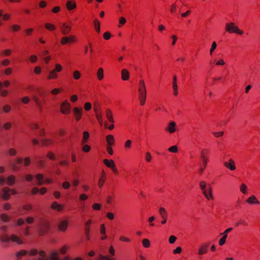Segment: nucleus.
Returning a JSON list of instances; mask_svg holds the SVG:
<instances>
[{
    "label": "nucleus",
    "mask_w": 260,
    "mask_h": 260,
    "mask_svg": "<svg viewBox=\"0 0 260 260\" xmlns=\"http://www.w3.org/2000/svg\"><path fill=\"white\" fill-rule=\"evenodd\" d=\"M225 30L229 32H235L239 35H242L244 33L243 31L239 29L238 27L236 26L233 22L226 24Z\"/></svg>",
    "instance_id": "nucleus-1"
},
{
    "label": "nucleus",
    "mask_w": 260,
    "mask_h": 260,
    "mask_svg": "<svg viewBox=\"0 0 260 260\" xmlns=\"http://www.w3.org/2000/svg\"><path fill=\"white\" fill-rule=\"evenodd\" d=\"M60 108L61 112L62 114H68L70 113V105L67 101H65L61 103Z\"/></svg>",
    "instance_id": "nucleus-2"
},
{
    "label": "nucleus",
    "mask_w": 260,
    "mask_h": 260,
    "mask_svg": "<svg viewBox=\"0 0 260 260\" xmlns=\"http://www.w3.org/2000/svg\"><path fill=\"white\" fill-rule=\"evenodd\" d=\"M139 95L147 94L145 84L143 80H140L138 84Z\"/></svg>",
    "instance_id": "nucleus-3"
},
{
    "label": "nucleus",
    "mask_w": 260,
    "mask_h": 260,
    "mask_svg": "<svg viewBox=\"0 0 260 260\" xmlns=\"http://www.w3.org/2000/svg\"><path fill=\"white\" fill-rule=\"evenodd\" d=\"M159 213L162 219L161 221V224H164L167 222L168 213L166 209L163 207H160L159 209Z\"/></svg>",
    "instance_id": "nucleus-4"
},
{
    "label": "nucleus",
    "mask_w": 260,
    "mask_h": 260,
    "mask_svg": "<svg viewBox=\"0 0 260 260\" xmlns=\"http://www.w3.org/2000/svg\"><path fill=\"white\" fill-rule=\"evenodd\" d=\"M208 249V244L207 243L202 244L199 247L198 254L199 255L206 253Z\"/></svg>",
    "instance_id": "nucleus-5"
},
{
    "label": "nucleus",
    "mask_w": 260,
    "mask_h": 260,
    "mask_svg": "<svg viewBox=\"0 0 260 260\" xmlns=\"http://www.w3.org/2000/svg\"><path fill=\"white\" fill-rule=\"evenodd\" d=\"M74 114L75 115V119L77 121H79L81 118L82 114V108L75 107L73 109Z\"/></svg>",
    "instance_id": "nucleus-6"
},
{
    "label": "nucleus",
    "mask_w": 260,
    "mask_h": 260,
    "mask_svg": "<svg viewBox=\"0 0 260 260\" xmlns=\"http://www.w3.org/2000/svg\"><path fill=\"white\" fill-rule=\"evenodd\" d=\"M207 185V183L204 181H202L200 182V187L202 191L203 194L207 199L209 200V198H208V194L206 190Z\"/></svg>",
    "instance_id": "nucleus-7"
},
{
    "label": "nucleus",
    "mask_w": 260,
    "mask_h": 260,
    "mask_svg": "<svg viewBox=\"0 0 260 260\" xmlns=\"http://www.w3.org/2000/svg\"><path fill=\"white\" fill-rule=\"evenodd\" d=\"M208 153V150L204 149L201 151V158L202 160L203 163L204 164V168H206L207 164V154Z\"/></svg>",
    "instance_id": "nucleus-8"
},
{
    "label": "nucleus",
    "mask_w": 260,
    "mask_h": 260,
    "mask_svg": "<svg viewBox=\"0 0 260 260\" xmlns=\"http://www.w3.org/2000/svg\"><path fill=\"white\" fill-rule=\"evenodd\" d=\"M49 228V224L47 221H44L41 223L40 233V235L44 234Z\"/></svg>",
    "instance_id": "nucleus-9"
},
{
    "label": "nucleus",
    "mask_w": 260,
    "mask_h": 260,
    "mask_svg": "<svg viewBox=\"0 0 260 260\" xmlns=\"http://www.w3.org/2000/svg\"><path fill=\"white\" fill-rule=\"evenodd\" d=\"M224 166L230 169L231 171H234L236 169V166L234 161L230 159L229 161H225L223 163Z\"/></svg>",
    "instance_id": "nucleus-10"
},
{
    "label": "nucleus",
    "mask_w": 260,
    "mask_h": 260,
    "mask_svg": "<svg viewBox=\"0 0 260 260\" xmlns=\"http://www.w3.org/2000/svg\"><path fill=\"white\" fill-rule=\"evenodd\" d=\"M10 191L11 189L8 187H4L3 189L2 192V198L4 200H8L10 197Z\"/></svg>",
    "instance_id": "nucleus-11"
},
{
    "label": "nucleus",
    "mask_w": 260,
    "mask_h": 260,
    "mask_svg": "<svg viewBox=\"0 0 260 260\" xmlns=\"http://www.w3.org/2000/svg\"><path fill=\"white\" fill-rule=\"evenodd\" d=\"M68 226V221L66 220H61L58 224L59 230L63 232H64Z\"/></svg>",
    "instance_id": "nucleus-12"
},
{
    "label": "nucleus",
    "mask_w": 260,
    "mask_h": 260,
    "mask_svg": "<svg viewBox=\"0 0 260 260\" xmlns=\"http://www.w3.org/2000/svg\"><path fill=\"white\" fill-rule=\"evenodd\" d=\"M176 123L175 122L171 121L169 123L166 129L170 133H173L176 131Z\"/></svg>",
    "instance_id": "nucleus-13"
},
{
    "label": "nucleus",
    "mask_w": 260,
    "mask_h": 260,
    "mask_svg": "<svg viewBox=\"0 0 260 260\" xmlns=\"http://www.w3.org/2000/svg\"><path fill=\"white\" fill-rule=\"evenodd\" d=\"M32 99L35 102L40 111H41L42 110L43 108L42 102L40 100L39 98L36 95H32Z\"/></svg>",
    "instance_id": "nucleus-14"
},
{
    "label": "nucleus",
    "mask_w": 260,
    "mask_h": 260,
    "mask_svg": "<svg viewBox=\"0 0 260 260\" xmlns=\"http://www.w3.org/2000/svg\"><path fill=\"white\" fill-rule=\"evenodd\" d=\"M173 90L174 95L176 96L178 95V85L177 84V76L174 75L173 79Z\"/></svg>",
    "instance_id": "nucleus-15"
},
{
    "label": "nucleus",
    "mask_w": 260,
    "mask_h": 260,
    "mask_svg": "<svg viewBox=\"0 0 260 260\" xmlns=\"http://www.w3.org/2000/svg\"><path fill=\"white\" fill-rule=\"evenodd\" d=\"M71 29V26L63 23L61 26V30L63 35H66L69 33Z\"/></svg>",
    "instance_id": "nucleus-16"
},
{
    "label": "nucleus",
    "mask_w": 260,
    "mask_h": 260,
    "mask_svg": "<svg viewBox=\"0 0 260 260\" xmlns=\"http://www.w3.org/2000/svg\"><path fill=\"white\" fill-rule=\"evenodd\" d=\"M246 202L249 204H257L259 205L260 204L259 202L256 199V198L254 196H251L247 200Z\"/></svg>",
    "instance_id": "nucleus-17"
},
{
    "label": "nucleus",
    "mask_w": 260,
    "mask_h": 260,
    "mask_svg": "<svg viewBox=\"0 0 260 260\" xmlns=\"http://www.w3.org/2000/svg\"><path fill=\"white\" fill-rule=\"evenodd\" d=\"M11 241L16 242L18 244H22L23 243L22 240L19 237L14 234L11 235Z\"/></svg>",
    "instance_id": "nucleus-18"
},
{
    "label": "nucleus",
    "mask_w": 260,
    "mask_h": 260,
    "mask_svg": "<svg viewBox=\"0 0 260 260\" xmlns=\"http://www.w3.org/2000/svg\"><path fill=\"white\" fill-rule=\"evenodd\" d=\"M36 179L37 180V184L39 186L42 185L45 183L44 180V176L42 174H38L36 176Z\"/></svg>",
    "instance_id": "nucleus-19"
},
{
    "label": "nucleus",
    "mask_w": 260,
    "mask_h": 260,
    "mask_svg": "<svg viewBox=\"0 0 260 260\" xmlns=\"http://www.w3.org/2000/svg\"><path fill=\"white\" fill-rule=\"evenodd\" d=\"M129 77V74L126 69H122L121 70V79L124 80H128Z\"/></svg>",
    "instance_id": "nucleus-20"
},
{
    "label": "nucleus",
    "mask_w": 260,
    "mask_h": 260,
    "mask_svg": "<svg viewBox=\"0 0 260 260\" xmlns=\"http://www.w3.org/2000/svg\"><path fill=\"white\" fill-rule=\"evenodd\" d=\"M66 7L69 10H72L76 7V2L74 1H69L67 3Z\"/></svg>",
    "instance_id": "nucleus-21"
},
{
    "label": "nucleus",
    "mask_w": 260,
    "mask_h": 260,
    "mask_svg": "<svg viewBox=\"0 0 260 260\" xmlns=\"http://www.w3.org/2000/svg\"><path fill=\"white\" fill-rule=\"evenodd\" d=\"M63 205L58 204L56 202H53L51 205V208L53 210H56L58 211L62 210L63 209Z\"/></svg>",
    "instance_id": "nucleus-22"
},
{
    "label": "nucleus",
    "mask_w": 260,
    "mask_h": 260,
    "mask_svg": "<svg viewBox=\"0 0 260 260\" xmlns=\"http://www.w3.org/2000/svg\"><path fill=\"white\" fill-rule=\"evenodd\" d=\"M106 116L108 119V120L110 122L113 123L114 122V119L113 118V114L111 111L110 109H107L106 111Z\"/></svg>",
    "instance_id": "nucleus-23"
},
{
    "label": "nucleus",
    "mask_w": 260,
    "mask_h": 260,
    "mask_svg": "<svg viewBox=\"0 0 260 260\" xmlns=\"http://www.w3.org/2000/svg\"><path fill=\"white\" fill-rule=\"evenodd\" d=\"M104 164L108 168H112L115 165L114 161L112 159L110 160L105 159L103 160Z\"/></svg>",
    "instance_id": "nucleus-24"
},
{
    "label": "nucleus",
    "mask_w": 260,
    "mask_h": 260,
    "mask_svg": "<svg viewBox=\"0 0 260 260\" xmlns=\"http://www.w3.org/2000/svg\"><path fill=\"white\" fill-rule=\"evenodd\" d=\"M106 141L108 146L113 145L114 143V137L111 135H109L106 136Z\"/></svg>",
    "instance_id": "nucleus-25"
},
{
    "label": "nucleus",
    "mask_w": 260,
    "mask_h": 260,
    "mask_svg": "<svg viewBox=\"0 0 260 260\" xmlns=\"http://www.w3.org/2000/svg\"><path fill=\"white\" fill-rule=\"evenodd\" d=\"M96 75H97L98 79L99 80H101L103 79V78H104V70L102 68H100L98 69V70L97 71Z\"/></svg>",
    "instance_id": "nucleus-26"
},
{
    "label": "nucleus",
    "mask_w": 260,
    "mask_h": 260,
    "mask_svg": "<svg viewBox=\"0 0 260 260\" xmlns=\"http://www.w3.org/2000/svg\"><path fill=\"white\" fill-rule=\"evenodd\" d=\"M15 182V177L13 175H10L7 178V183L9 185H12Z\"/></svg>",
    "instance_id": "nucleus-27"
},
{
    "label": "nucleus",
    "mask_w": 260,
    "mask_h": 260,
    "mask_svg": "<svg viewBox=\"0 0 260 260\" xmlns=\"http://www.w3.org/2000/svg\"><path fill=\"white\" fill-rule=\"evenodd\" d=\"M1 219L4 222H8L10 219V217L6 214H2L1 216Z\"/></svg>",
    "instance_id": "nucleus-28"
},
{
    "label": "nucleus",
    "mask_w": 260,
    "mask_h": 260,
    "mask_svg": "<svg viewBox=\"0 0 260 260\" xmlns=\"http://www.w3.org/2000/svg\"><path fill=\"white\" fill-rule=\"evenodd\" d=\"M57 77V73L53 70L50 71L48 77V79H56Z\"/></svg>",
    "instance_id": "nucleus-29"
},
{
    "label": "nucleus",
    "mask_w": 260,
    "mask_h": 260,
    "mask_svg": "<svg viewBox=\"0 0 260 260\" xmlns=\"http://www.w3.org/2000/svg\"><path fill=\"white\" fill-rule=\"evenodd\" d=\"M27 251L25 250H21L16 253V256L17 257V260H20L19 257L22 255L26 254Z\"/></svg>",
    "instance_id": "nucleus-30"
},
{
    "label": "nucleus",
    "mask_w": 260,
    "mask_h": 260,
    "mask_svg": "<svg viewBox=\"0 0 260 260\" xmlns=\"http://www.w3.org/2000/svg\"><path fill=\"white\" fill-rule=\"evenodd\" d=\"M206 190L207 191L208 198H209V199H213V197L212 195V188L210 185H207V187H206Z\"/></svg>",
    "instance_id": "nucleus-31"
},
{
    "label": "nucleus",
    "mask_w": 260,
    "mask_h": 260,
    "mask_svg": "<svg viewBox=\"0 0 260 260\" xmlns=\"http://www.w3.org/2000/svg\"><path fill=\"white\" fill-rule=\"evenodd\" d=\"M146 94L139 95V100L141 105H144L145 103Z\"/></svg>",
    "instance_id": "nucleus-32"
},
{
    "label": "nucleus",
    "mask_w": 260,
    "mask_h": 260,
    "mask_svg": "<svg viewBox=\"0 0 260 260\" xmlns=\"http://www.w3.org/2000/svg\"><path fill=\"white\" fill-rule=\"evenodd\" d=\"M1 240L3 242L8 243L11 241V236L9 237L7 235H3L1 237Z\"/></svg>",
    "instance_id": "nucleus-33"
},
{
    "label": "nucleus",
    "mask_w": 260,
    "mask_h": 260,
    "mask_svg": "<svg viewBox=\"0 0 260 260\" xmlns=\"http://www.w3.org/2000/svg\"><path fill=\"white\" fill-rule=\"evenodd\" d=\"M91 220H88L86 223H85V225H86V228H85V233H86V235L87 237L88 236V235L89 234V225L91 224Z\"/></svg>",
    "instance_id": "nucleus-34"
},
{
    "label": "nucleus",
    "mask_w": 260,
    "mask_h": 260,
    "mask_svg": "<svg viewBox=\"0 0 260 260\" xmlns=\"http://www.w3.org/2000/svg\"><path fill=\"white\" fill-rule=\"evenodd\" d=\"M105 173H103V176L102 177L99 179L98 185L100 187H102L105 182Z\"/></svg>",
    "instance_id": "nucleus-35"
},
{
    "label": "nucleus",
    "mask_w": 260,
    "mask_h": 260,
    "mask_svg": "<svg viewBox=\"0 0 260 260\" xmlns=\"http://www.w3.org/2000/svg\"><path fill=\"white\" fill-rule=\"evenodd\" d=\"M94 25L96 31L98 33L100 32V23L97 20L94 21Z\"/></svg>",
    "instance_id": "nucleus-36"
},
{
    "label": "nucleus",
    "mask_w": 260,
    "mask_h": 260,
    "mask_svg": "<svg viewBox=\"0 0 260 260\" xmlns=\"http://www.w3.org/2000/svg\"><path fill=\"white\" fill-rule=\"evenodd\" d=\"M142 245L145 248H148L150 246V243L148 239H144L142 240Z\"/></svg>",
    "instance_id": "nucleus-37"
},
{
    "label": "nucleus",
    "mask_w": 260,
    "mask_h": 260,
    "mask_svg": "<svg viewBox=\"0 0 260 260\" xmlns=\"http://www.w3.org/2000/svg\"><path fill=\"white\" fill-rule=\"evenodd\" d=\"M96 118L99 122V123L102 125L103 124V118L102 115L101 113H96Z\"/></svg>",
    "instance_id": "nucleus-38"
},
{
    "label": "nucleus",
    "mask_w": 260,
    "mask_h": 260,
    "mask_svg": "<svg viewBox=\"0 0 260 260\" xmlns=\"http://www.w3.org/2000/svg\"><path fill=\"white\" fill-rule=\"evenodd\" d=\"M73 76L74 79H75V80H78L80 78L81 75L79 71H75L73 72Z\"/></svg>",
    "instance_id": "nucleus-39"
},
{
    "label": "nucleus",
    "mask_w": 260,
    "mask_h": 260,
    "mask_svg": "<svg viewBox=\"0 0 260 260\" xmlns=\"http://www.w3.org/2000/svg\"><path fill=\"white\" fill-rule=\"evenodd\" d=\"M227 237L228 236L223 235V236L221 238H220V239L219 241V245L221 246L225 244Z\"/></svg>",
    "instance_id": "nucleus-40"
},
{
    "label": "nucleus",
    "mask_w": 260,
    "mask_h": 260,
    "mask_svg": "<svg viewBox=\"0 0 260 260\" xmlns=\"http://www.w3.org/2000/svg\"><path fill=\"white\" fill-rule=\"evenodd\" d=\"M89 133L87 132H86V131L84 132L83 140H82V142L83 143H85L86 142L87 140L89 138Z\"/></svg>",
    "instance_id": "nucleus-41"
},
{
    "label": "nucleus",
    "mask_w": 260,
    "mask_h": 260,
    "mask_svg": "<svg viewBox=\"0 0 260 260\" xmlns=\"http://www.w3.org/2000/svg\"><path fill=\"white\" fill-rule=\"evenodd\" d=\"M99 258L101 260H114V258L112 257H110L107 256H105V255H103L101 254L99 255Z\"/></svg>",
    "instance_id": "nucleus-42"
},
{
    "label": "nucleus",
    "mask_w": 260,
    "mask_h": 260,
    "mask_svg": "<svg viewBox=\"0 0 260 260\" xmlns=\"http://www.w3.org/2000/svg\"><path fill=\"white\" fill-rule=\"evenodd\" d=\"M247 186L245 184L242 183L240 186V191L244 194H246L247 193L246 190H247Z\"/></svg>",
    "instance_id": "nucleus-43"
},
{
    "label": "nucleus",
    "mask_w": 260,
    "mask_h": 260,
    "mask_svg": "<svg viewBox=\"0 0 260 260\" xmlns=\"http://www.w3.org/2000/svg\"><path fill=\"white\" fill-rule=\"evenodd\" d=\"M216 47H217L216 43L215 42H213L212 43L211 47V48L210 49V54L211 55H212L213 52L216 49Z\"/></svg>",
    "instance_id": "nucleus-44"
},
{
    "label": "nucleus",
    "mask_w": 260,
    "mask_h": 260,
    "mask_svg": "<svg viewBox=\"0 0 260 260\" xmlns=\"http://www.w3.org/2000/svg\"><path fill=\"white\" fill-rule=\"evenodd\" d=\"M62 66L60 64L57 63L55 66V69L53 70L56 73L60 72L62 70Z\"/></svg>",
    "instance_id": "nucleus-45"
},
{
    "label": "nucleus",
    "mask_w": 260,
    "mask_h": 260,
    "mask_svg": "<svg viewBox=\"0 0 260 260\" xmlns=\"http://www.w3.org/2000/svg\"><path fill=\"white\" fill-rule=\"evenodd\" d=\"M53 143V141L50 139H44L42 140L43 145H48Z\"/></svg>",
    "instance_id": "nucleus-46"
},
{
    "label": "nucleus",
    "mask_w": 260,
    "mask_h": 260,
    "mask_svg": "<svg viewBox=\"0 0 260 260\" xmlns=\"http://www.w3.org/2000/svg\"><path fill=\"white\" fill-rule=\"evenodd\" d=\"M71 186L70 183L68 181H65L62 183V187L64 189H69Z\"/></svg>",
    "instance_id": "nucleus-47"
},
{
    "label": "nucleus",
    "mask_w": 260,
    "mask_h": 260,
    "mask_svg": "<svg viewBox=\"0 0 260 260\" xmlns=\"http://www.w3.org/2000/svg\"><path fill=\"white\" fill-rule=\"evenodd\" d=\"M45 27L49 29V30H54L55 28V27L54 25H53V24H51L50 23H46L45 24Z\"/></svg>",
    "instance_id": "nucleus-48"
},
{
    "label": "nucleus",
    "mask_w": 260,
    "mask_h": 260,
    "mask_svg": "<svg viewBox=\"0 0 260 260\" xmlns=\"http://www.w3.org/2000/svg\"><path fill=\"white\" fill-rule=\"evenodd\" d=\"M152 159V156L150 152H147L145 154V159L147 162H150Z\"/></svg>",
    "instance_id": "nucleus-49"
},
{
    "label": "nucleus",
    "mask_w": 260,
    "mask_h": 260,
    "mask_svg": "<svg viewBox=\"0 0 260 260\" xmlns=\"http://www.w3.org/2000/svg\"><path fill=\"white\" fill-rule=\"evenodd\" d=\"M132 142L131 140H127L125 143V144H124V148L125 149H129V148H131V145H132Z\"/></svg>",
    "instance_id": "nucleus-50"
},
{
    "label": "nucleus",
    "mask_w": 260,
    "mask_h": 260,
    "mask_svg": "<svg viewBox=\"0 0 260 260\" xmlns=\"http://www.w3.org/2000/svg\"><path fill=\"white\" fill-rule=\"evenodd\" d=\"M84 108L86 111H89L91 108V104L89 102L85 103Z\"/></svg>",
    "instance_id": "nucleus-51"
},
{
    "label": "nucleus",
    "mask_w": 260,
    "mask_h": 260,
    "mask_svg": "<svg viewBox=\"0 0 260 260\" xmlns=\"http://www.w3.org/2000/svg\"><path fill=\"white\" fill-rule=\"evenodd\" d=\"M61 44L62 45H66L69 42L68 37H64L61 39Z\"/></svg>",
    "instance_id": "nucleus-52"
},
{
    "label": "nucleus",
    "mask_w": 260,
    "mask_h": 260,
    "mask_svg": "<svg viewBox=\"0 0 260 260\" xmlns=\"http://www.w3.org/2000/svg\"><path fill=\"white\" fill-rule=\"evenodd\" d=\"M168 150L171 152L176 153L178 152V148L176 146H173L170 147Z\"/></svg>",
    "instance_id": "nucleus-53"
},
{
    "label": "nucleus",
    "mask_w": 260,
    "mask_h": 260,
    "mask_svg": "<svg viewBox=\"0 0 260 260\" xmlns=\"http://www.w3.org/2000/svg\"><path fill=\"white\" fill-rule=\"evenodd\" d=\"M47 157L52 160L55 159V156L52 152H49L47 155Z\"/></svg>",
    "instance_id": "nucleus-54"
},
{
    "label": "nucleus",
    "mask_w": 260,
    "mask_h": 260,
    "mask_svg": "<svg viewBox=\"0 0 260 260\" xmlns=\"http://www.w3.org/2000/svg\"><path fill=\"white\" fill-rule=\"evenodd\" d=\"M88 198V196L87 194L85 193L81 194L79 196V200L80 201H85L87 200Z\"/></svg>",
    "instance_id": "nucleus-55"
},
{
    "label": "nucleus",
    "mask_w": 260,
    "mask_h": 260,
    "mask_svg": "<svg viewBox=\"0 0 260 260\" xmlns=\"http://www.w3.org/2000/svg\"><path fill=\"white\" fill-rule=\"evenodd\" d=\"M12 29L14 31H17L20 29V26L17 24H14L12 26Z\"/></svg>",
    "instance_id": "nucleus-56"
},
{
    "label": "nucleus",
    "mask_w": 260,
    "mask_h": 260,
    "mask_svg": "<svg viewBox=\"0 0 260 260\" xmlns=\"http://www.w3.org/2000/svg\"><path fill=\"white\" fill-rule=\"evenodd\" d=\"M176 237L174 236H171L169 238V241L170 244H173L176 240Z\"/></svg>",
    "instance_id": "nucleus-57"
},
{
    "label": "nucleus",
    "mask_w": 260,
    "mask_h": 260,
    "mask_svg": "<svg viewBox=\"0 0 260 260\" xmlns=\"http://www.w3.org/2000/svg\"><path fill=\"white\" fill-rule=\"evenodd\" d=\"M101 207V205H100V204H98V203H95V204H94L92 205V208H93L94 210H100Z\"/></svg>",
    "instance_id": "nucleus-58"
},
{
    "label": "nucleus",
    "mask_w": 260,
    "mask_h": 260,
    "mask_svg": "<svg viewBox=\"0 0 260 260\" xmlns=\"http://www.w3.org/2000/svg\"><path fill=\"white\" fill-rule=\"evenodd\" d=\"M29 59L31 62L35 63L37 60V57L35 55H32L30 56Z\"/></svg>",
    "instance_id": "nucleus-59"
},
{
    "label": "nucleus",
    "mask_w": 260,
    "mask_h": 260,
    "mask_svg": "<svg viewBox=\"0 0 260 260\" xmlns=\"http://www.w3.org/2000/svg\"><path fill=\"white\" fill-rule=\"evenodd\" d=\"M82 149L83 151L87 152L90 151V147L89 145H85L83 146Z\"/></svg>",
    "instance_id": "nucleus-60"
},
{
    "label": "nucleus",
    "mask_w": 260,
    "mask_h": 260,
    "mask_svg": "<svg viewBox=\"0 0 260 260\" xmlns=\"http://www.w3.org/2000/svg\"><path fill=\"white\" fill-rule=\"evenodd\" d=\"M11 167L13 170L14 171H17L19 170V167L16 165L15 163H13L11 164Z\"/></svg>",
    "instance_id": "nucleus-61"
},
{
    "label": "nucleus",
    "mask_w": 260,
    "mask_h": 260,
    "mask_svg": "<svg viewBox=\"0 0 260 260\" xmlns=\"http://www.w3.org/2000/svg\"><path fill=\"white\" fill-rule=\"evenodd\" d=\"M212 134L216 137H220L223 136V132H212Z\"/></svg>",
    "instance_id": "nucleus-62"
},
{
    "label": "nucleus",
    "mask_w": 260,
    "mask_h": 260,
    "mask_svg": "<svg viewBox=\"0 0 260 260\" xmlns=\"http://www.w3.org/2000/svg\"><path fill=\"white\" fill-rule=\"evenodd\" d=\"M111 34L109 32L107 31L104 34V38L106 40H109L111 38Z\"/></svg>",
    "instance_id": "nucleus-63"
},
{
    "label": "nucleus",
    "mask_w": 260,
    "mask_h": 260,
    "mask_svg": "<svg viewBox=\"0 0 260 260\" xmlns=\"http://www.w3.org/2000/svg\"><path fill=\"white\" fill-rule=\"evenodd\" d=\"M2 17H3V18L4 20H8L10 19V18L11 17V15L10 14L6 13V14H3Z\"/></svg>",
    "instance_id": "nucleus-64"
}]
</instances>
